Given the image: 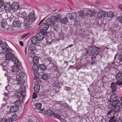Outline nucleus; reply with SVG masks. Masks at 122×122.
Segmentation results:
<instances>
[{
  "label": "nucleus",
  "mask_w": 122,
  "mask_h": 122,
  "mask_svg": "<svg viewBox=\"0 0 122 122\" xmlns=\"http://www.w3.org/2000/svg\"><path fill=\"white\" fill-rule=\"evenodd\" d=\"M19 13L24 17L26 16V15L29 13V15L26 17L25 20L26 21L30 23L34 22L35 20V14L34 11L32 9L21 8L20 9Z\"/></svg>",
  "instance_id": "f257e3e1"
},
{
  "label": "nucleus",
  "mask_w": 122,
  "mask_h": 122,
  "mask_svg": "<svg viewBox=\"0 0 122 122\" xmlns=\"http://www.w3.org/2000/svg\"><path fill=\"white\" fill-rule=\"evenodd\" d=\"M44 20V19L42 20L38 24V25H40V28L41 30L44 31H46L47 30L49 27H51L54 26V23H51L49 19L46 20V23H43Z\"/></svg>",
  "instance_id": "f03ea898"
},
{
  "label": "nucleus",
  "mask_w": 122,
  "mask_h": 122,
  "mask_svg": "<svg viewBox=\"0 0 122 122\" xmlns=\"http://www.w3.org/2000/svg\"><path fill=\"white\" fill-rule=\"evenodd\" d=\"M12 61L16 65L13 66L12 67V71L16 74L19 71H22L23 70V69L21 64L19 62L18 59L16 57H15L12 59Z\"/></svg>",
  "instance_id": "7ed1b4c3"
},
{
  "label": "nucleus",
  "mask_w": 122,
  "mask_h": 122,
  "mask_svg": "<svg viewBox=\"0 0 122 122\" xmlns=\"http://www.w3.org/2000/svg\"><path fill=\"white\" fill-rule=\"evenodd\" d=\"M117 97L115 93L112 94L111 95L110 100H108L109 102H111L112 105L114 106L117 104L119 102V100L117 99Z\"/></svg>",
  "instance_id": "20e7f679"
},
{
  "label": "nucleus",
  "mask_w": 122,
  "mask_h": 122,
  "mask_svg": "<svg viewBox=\"0 0 122 122\" xmlns=\"http://www.w3.org/2000/svg\"><path fill=\"white\" fill-rule=\"evenodd\" d=\"M61 15L59 14H57L55 16H53L50 17L48 19L50 22L52 23H54V26L55 24V22H58L61 19Z\"/></svg>",
  "instance_id": "39448f33"
},
{
  "label": "nucleus",
  "mask_w": 122,
  "mask_h": 122,
  "mask_svg": "<svg viewBox=\"0 0 122 122\" xmlns=\"http://www.w3.org/2000/svg\"><path fill=\"white\" fill-rule=\"evenodd\" d=\"M13 50L10 48L7 49L6 50V52L7 53L5 55V58L6 60L10 61L11 60L12 61V59L14 58L11 52Z\"/></svg>",
  "instance_id": "423d86ee"
},
{
  "label": "nucleus",
  "mask_w": 122,
  "mask_h": 122,
  "mask_svg": "<svg viewBox=\"0 0 122 122\" xmlns=\"http://www.w3.org/2000/svg\"><path fill=\"white\" fill-rule=\"evenodd\" d=\"M21 79L19 78V76L15 77V78L13 77H11L9 79V82L13 84H17L21 83Z\"/></svg>",
  "instance_id": "0eeeda50"
},
{
  "label": "nucleus",
  "mask_w": 122,
  "mask_h": 122,
  "mask_svg": "<svg viewBox=\"0 0 122 122\" xmlns=\"http://www.w3.org/2000/svg\"><path fill=\"white\" fill-rule=\"evenodd\" d=\"M86 11L87 12L85 14L88 17L93 18L95 17L96 15V12L88 9H87Z\"/></svg>",
  "instance_id": "6e6552de"
},
{
  "label": "nucleus",
  "mask_w": 122,
  "mask_h": 122,
  "mask_svg": "<svg viewBox=\"0 0 122 122\" xmlns=\"http://www.w3.org/2000/svg\"><path fill=\"white\" fill-rule=\"evenodd\" d=\"M106 12L102 9H99L97 15V18L99 19L103 18L105 17Z\"/></svg>",
  "instance_id": "1a4fd4ad"
},
{
  "label": "nucleus",
  "mask_w": 122,
  "mask_h": 122,
  "mask_svg": "<svg viewBox=\"0 0 122 122\" xmlns=\"http://www.w3.org/2000/svg\"><path fill=\"white\" fill-rule=\"evenodd\" d=\"M32 68L33 70L35 72L34 73L35 77L36 78H38L36 74H38L37 73V72H39V66L36 64H33L32 66Z\"/></svg>",
  "instance_id": "9d476101"
},
{
  "label": "nucleus",
  "mask_w": 122,
  "mask_h": 122,
  "mask_svg": "<svg viewBox=\"0 0 122 122\" xmlns=\"http://www.w3.org/2000/svg\"><path fill=\"white\" fill-rule=\"evenodd\" d=\"M19 109V107L17 105H15L11 106L9 110L10 112L11 113L16 112Z\"/></svg>",
  "instance_id": "9b49d317"
},
{
  "label": "nucleus",
  "mask_w": 122,
  "mask_h": 122,
  "mask_svg": "<svg viewBox=\"0 0 122 122\" xmlns=\"http://www.w3.org/2000/svg\"><path fill=\"white\" fill-rule=\"evenodd\" d=\"M114 106V108L112 109V114L113 115L115 114L117 112H118L120 109V106L119 105L112 106Z\"/></svg>",
  "instance_id": "f8f14e48"
},
{
  "label": "nucleus",
  "mask_w": 122,
  "mask_h": 122,
  "mask_svg": "<svg viewBox=\"0 0 122 122\" xmlns=\"http://www.w3.org/2000/svg\"><path fill=\"white\" fill-rule=\"evenodd\" d=\"M18 5L19 4L17 2H13L10 5L11 11L13 10H15L17 9L18 8Z\"/></svg>",
  "instance_id": "ddd939ff"
},
{
  "label": "nucleus",
  "mask_w": 122,
  "mask_h": 122,
  "mask_svg": "<svg viewBox=\"0 0 122 122\" xmlns=\"http://www.w3.org/2000/svg\"><path fill=\"white\" fill-rule=\"evenodd\" d=\"M46 69V66L44 64H40L39 66V72L38 73H41V71H45Z\"/></svg>",
  "instance_id": "4468645a"
},
{
  "label": "nucleus",
  "mask_w": 122,
  "mask_h": 122,
  "mask_svg": "<svg viewBox=\"0 0 122 122\" xmlns=\"http://www.w3.org/2000/svg\"><path fill=\"white\" fill-rule=\"evenodd\" d=\"M36 37L39 41L43 40L44 37V35L41 33H37L36 35Z\"/></svg>",
  "instance_id": "2eb2a0df"
},
{
  "label": "nucleus",
  "mask_w": 122,
  "mask_h": 122,
  "mask_svg": "<svg viewBox=\"0 0 122 122\" xmlns=\"http://www.w3.org/2000/svg\"><path fill=\"white\" fill-rule=\"evenodd\" d=\"M21 25L20 22L15 20V21L13 22L12 24L13 26L15 28H18L20 27Z\"/></svg>",
  "instance_id": "dca6fc26"
},
{
  "label": "nucleus",
  "mask_w": 122,
  "mask_h": 122,
  "mask_svg": "<svg viewBox=\"0 0 122 122\" xmlns=\"http://www.w3.org/2000/svg\"><path fill=\"white\" fill-rule=\"evenodd\" d=\"M116 78L118 81H120L122 79V73L119 72L116 75Z\"/></svg>",
  "instance_id": "f3484780"
},
{
  "label": "nucleus",
  "mask_w": 122,
  "mask_h": 122,
  "mask_svg": "<svg viewBox=\"0 0 122 122\" xmlns=\"http://www.w3.org/2000/svg\"><path fill=\"white\" fill-rule=\"evenodd\" d=\"M4 9L6 11H10L11 12L10 5L8 3H6L4 5Z\"/></svg>",
  "instance_id": "a211bd4d"
},
{
  "label": "nucleus",
  "mask_w": 122,
  "mask_h": 122,
  "mask_svg": "<svg viewBox=\"0 0 122 122\" xmlns=\"http://www.w3.org/2000/svg\"><path fill=\"white\" fill-rule=\"evenodd\" d=\"M35 106L36 107L35 108L36 111L37 112H39L40 110V109L41 107V104L39 103H36L35 104Z\"/></svg>",
  "instance_id": "6ab92c4d"
},
{
  "label": "nucleus",
  "mask_w": 122,
  "mask_h": 122,
  "mask_svg": "<svg viewBox=\"0 0 122 122\" xmlns=\"http://www.w3.org/2000/svg\"><path fill=\"white\" fill-rule=\"evenodd\" d=\"M39 41L36 36L33 37L31 39V42L32 44L35 45L37 44L38 43Z\"/></svg>",
  "instance_id": "aec40b11"
},
{
  "label": "nucleus",
  "mask_w": 122,
  "mask_h": 122,
  "mask_svg": "<svg viewBox=\"0 0 122 122\" xmlns=\"http://www.w3.org/2000/svg\"><path fill=\"white\" fill-rule=\"evenodd\" d=\"M26 76V73L23 70L19 72V75H17L16 76H19V78H23Z\"/></svg>",
  "instance_id": "412c9836"
},
{
  "label": "nucleus",
  "mask_w": 122,
  "mask_h": 122,
  "mask_svg": "<svg viewBox=\"0 0 122 122\" xmlns=\"http://www.w3.org/2000/svg\"><path fill=\"white\" fill-rule=\"evenodd\" d=\"M29 48L31 51L33 52L36 50V45L35 44H30L29 46Z\"/></svg>",
  "instance_id": "4be33fe9"
},
{
  "label": "nucleus",
  "mask_w": 122,
  "mask_h": 122,
  "mask_svg": "<svg viewBox=\"0 0 122 122\" xmlns=\"http://www.w3.org/2000/svg\"><path fill=\"white\" fill-rule=\"evenodd\" d=\"M117 84L114 82H112L111 84V87L112 89V92L114 93L116 91Z\"/></svg>",
  "instance_id": "5701e85b"
},
{
  "label": "nucleus",
  "mask_w": 122,
  "mask_h": 122,
  "mask_svg": "<svg viewBox=\"0 0 122 122\" xmlns=\"http://www.w3.org/2000/svg\"><path fill=\"white\" fill-rule=\"evenodd\" d=\"M53 114V112L51 110L46 111L45 112V115L47 116H50Z\"/></svg>",
  "instance_id": "b1692460"
},
{
  "label": "nucleus",
  "mask_w": 122,
  "mask_h": 122,
  "mask_svg": "<svg viewBox=\"0 0 122 122\" xmlns=\"http://www.w3.org/2000/svg\"><path fill=\"white\" fill-rule=\"evenodd\" d=\"M32 61L33 64H36L37 65L39 63V59L37 57L35 56L33 57L32 59Z\"/></svg>",
  "instance_id": "393cba45"
},
{
  "label": "nucleus",
  "mask_w": 122,
  "mask_h": 122,
  "mask_svg": "<svg viewBox=\"0 0 122 122\" xmlns=\"http://www.w3.org/2000/svg\"><path fill=\"white\" fill-rule=\"evenodd\" d=\"M113 14L112 11H110L108 12H106L105 17H110L111 18L113 16Z\"/></svg>",
  "instance_id": "a878e982"
},
{
  "label": "nucleus",
  "mask_w": 122,
  "mask_h": 122,
  "mask_svg": "<svg viewBox=\"0 0 122 122\" xmlns=\"http://www.w3.org/2000/svg\"><path fill=\"white\" fill-rule=\"evenodd\" d=\"M1 47L4 50H6L7 49H8L7 48V47H8L6 43L4 42L2 44H1Z\"/></svg>",
  "instance_id": "bb28decb"
},
{
  "label": "nucleus",
  "mask_w": 122,
  "mask_h": 122,
  "mask_svg": "<svg viewBox=\"0 0 122 122\" xmlns=\"http://www.w3.org/2000/svg\"><path fill=\"white\" fill-rule=\"evenodd\" d=\"M26 122H41L37 119H34L33 121L30 118L26 119Z\"/></svg>",
  "instance_id": "cd10ccee"
},
{
  "label": "nucleus",
  "mask_w": 122,
  "mask_h": 122,
  "mask_svg": "<svg viewBox=\"0 0 122 122\" xmlns=\"http://www.w3.org/2000/svg\"><path fill=\"white\" fill-rule=\"evenodd\" d=\"M40 87L37 85H35L34 87V91L36 92H38L40 90Z\"/></svg>",
  "instance_id": "c85d7f7f"
},
{
  "label": "nucleus",
  "mask_w": 122,
  "mask_h": 122,
  "mask_svg": "<svg viewBox=\"0 0 122 122\" xmlns=\"http://www.w3.org/2000/svg\"><path fill=\"white\" fill-rule=\"evenodd\" d=\"M25 86H21L20 88H19V91L20 92L24 93L25 91Z\"/></svg>",
  "instance_id": "c756f323"
},
{
  "label": "nucleus",
  "mask_w": 122,
  "mask_h": 122,
  "mask_svg": "<svg viewBox=\"0 0 122 122\" xmlns=\"http://www.w3.org/2000/svg\"><path fill=\"white\" fill-rule=\"evenodd\" d=\"M74 14L72 15L70 13L69 14L67 15V17L68 18L70 19H75L76 18V16H74L73 15Z\"/></svg>",
  "instance_id": "7c9ffc66"
},
{
  "label": "nucleus",
  "mask_w": 122,
  "mask_h": 122,
  "mask_svg": "<svg viewBox=\"0 0 122 122\" xmlns=\"http://www.w3.org/2000/svg\"><path fill=\"white\" fill-rule=\"evenodd\" d=\"M42 78L44 80H46L48 78V75L46 74H43L41 76Z\"/></svg>",
  "instance_id": "2f4dec72"
},
{
  "label": "nucleus",
  "mask_w": 122,
  "mask_h": 122,
  "mask_svg": "<svg viewBox=\"0 0 122 122\" xmlns=\"http://www.w3.org/2000/svg\"><path fill=\"white\" fill-rule=\"evenodd\" d=\"M5 89L9 92H11L12 90H11V87L9 85H7L5 87Z\"/></svg>",
  "instance_id": "473e14b6"
},
{
  "label": "nucleus",
  "mask_w": 122,
  "mask_h": 122,
  "mask_svg": "<svg viewBox=\"0 0 122 122\" xmlns=\"http://www.w3.org/2000/svg\"><path fill=\"white\" fill-rule=\"evenodd\" d=\"M63 24H66L68 22V21L66 17H64L61 20Z\"/></svg>",
  "instance_id": "72a5a7b5"
},
{
  "label": "nucleus",
  "mask_w": 122,
  "mask_h": 122,
  "mask_svg": "<svg viewBox=\"0 0 122 122\" xmlns=\"http://www.w3.org/2000/svg\"><path fill=\"white\" fill-rule=\"evenodd\" d=\"M91 49L92 50V52H97V49L99 48L96 47L95 46H93L91 47Z\"/></svg>",
  "instance_id": "f704fd0d"
},
{
  "label": "nucleus",
  "mask_w": 122,
  "mask_h": 122,
  "mask_svg": "<svg viewBox=\"0 0 122 122\" xmlns=\"http://www.w3.org/2000/svg\"><path fill=\"white\" fill-rule=\"evenodd\" d=\"M79 16L81 17H82L84 14V11L82 10H80L79 11Z\"/></svg>",
  "instance_id": "c9c22d12"
},
{
  "label": "nucleus",
  "mask_w": 122,
  "mask_h": 122,
  "mask_svg": "<svg viewBox=\"0 0 122 122\" xmlns=\"http://www.w3.org/2000/svg\"><path fill=\"white\" fill-rule=\"evenodd\" d=\"M23 26L24 28V29H26L27 28H29V25L25 23L23 24Z\"/></svg>",
  "instance_id": "e433bc0d"
},
{
  "label": "nucleus",
  "mask_w": 122,
  "mask_h": 122,
  "mask_svg": "<svg viewBox=\"0 0 122 122\" xmlns=\"http://www.w3.org/2000/svg\"><path fill=\"white\" fill-rule=\"evenodd\" d=\"M53 115L55 117L57 118L60 119L61 118V117L58 114L55 113H53Z\"/></svg>",
  "instance_id": "4c0bfd02"
},
{
  "label": "nucleus",
  "mask_w": 122,
  "mask_h": 122,
  "mask_svg": "<svg viewBox=\"0 0 122 122\" xmlns=\"http://www.w3.org/2000/svg\"><path fill=\"white\" fill-rule=\"evenodd\" d=\"M12 119L10 118H7L5 120V122H12Z\"/></svg>",
  "instance_id": "58836bf2"
},
{
  "label": "nucleus",
  "mask_w": 122,
  "mask_h": 122,
  "mask_svg": "<svg viewBox=\"0 0 122 122\" xmlns=\"http://www.w3.org/2000/svg\"><path fill=\"white\" fill-rule=\"evenodd\" d=\"M11 117L13 119L15 120L16 119V118L17 117V115L16 114H14L12 115Z\"/></svg>",
  "instance_id": "ea45409f"
},
{
  "label": "nucleus",
  "mask_w": 122,
  "mask_h": 122,
  "mask_svg": "<svg viewBox=\"0 0 122 122\" xmlns=\"http://www.w3.org/2000/svg\"><path fill=\"white\" fill-rule=\"evenodd\" d=\"M2 27L4 28H6V26H7L6 24H5L4 22H2L1 24Z\"/></svg>",
  "instance_id": "a19ab883"
},
{
  "label": "nucleus",
  "mask_w": 122,
  "mask_h": 122,
  "mask_svg": "<svg viewBox=\"0 0 122 122\" xmlns=\"http://www.w3.org/2000/svg\"><path fill=\"white\" fill-rule=\"evenodd\" d=\"M115 117L114 116H113L110 119L109 121V122H115V121L114 119Z\"/></svg>",
  "instance_id": "79ce46f5"
},
{
  "label": "nucleus",
  "mask_w": 122,
  "mask_h": 122,
  "mask_svg": "<svg viewBox=\"0 0 122 122\" xmlns=\"http://www.w3.org/2000/svg\"><path fill=\"white\" fill-rule=\"evenodd\" d=\"M22 95V93L20 92L17 93V97L18 98H20Z\"/></svg>",
  "instance_id": "37998d69"
},
{
  "label": "nucleus",
  "mask_w": 122,
  "mask_h": 122,
  "mask_svg": "<svg viewBox=\"0 0 122 122\" xmlns=\"http://www.w3.org/2000/svg\"><path fill=\"white\" fill-rule=\"evenodd\" d=\"M1 66H3V67L2 68V69L4 71H6V69L5 68L6 67V65H4L3 64V63H2V64L1 65Z\"/></svg>",
  "instance_id": "c03bdc74"
},
{
  "label": "nucleus",
  "mask_w": 122,
  "mask_h": 122,
  "mask_svg": "<svg viewBox=\"0 0 122 122\" xmlns=\"http://www.w3.org/2000/svg\"><path fill=\"white\" fill-rule=\"evenodd\" d=\"M4 2L3 1L0 0V8L1 7L4 5Z\"/></svg>",
  "instance_id": "a18cd8bd"
},
{
  "label": "nucleus",
  "mask_w": 122,
  "mask_h": 122,
  "mask_svg": "<svg viewBox=\"0 0 122 122\" xmlns=\"http://www.w3.org/2000/svg\"><path fill=\"white\" fill-rule=\"evenodd\" d=\"M118 58L120 61H122V54H120L119 55Z\"/></svg>",
  "instance_id": "49530a36"
},
{
  "label": "nucleus",
  "mask_w": 122,
  "mask_h": 122,
  "mask_svg": "<svg viewBox=\"0 0 122 122\" xmlns=\"http://www.w3.org/2000/svg\"><path fill=\"white\" fill-rule=\"evenodd\" d=\"M117 18L119 19L120 22L122 24V16H119L117 17Z\"/></svg>",
  "instance_id": "de8ad7c7"
},
{
  "label": "nucleus",
  "mask_w": 122,
  "mask_h": 122,
  "mask_svg": "<svg viewBox=\"0 0 122 122\" xmlns=\"http://www.w3.org/2000/svg\"><path fill=\"white\" fill-rule=\"evenodd\" d=\"M37 95L36 93H34L33 95V98L34 99H36V98L37 97Z\"/></svg>",
  "instance_id": "09e8293b"
},
{
  "label": "nucleus",
  "mask_w": 122,
  "mask_h": 122,
  "mask_svg": "<svg viewBox=\"0 0 122 122\" xmlns=\"http://www.w3.org/2000/svg\"><path fill=\"white\" fill-rule=\"evenodd\" d=\"M82 56V57L84 59H86L87 57V55L86 54H83Z\"/></svg>",
  "instance_id": "8fccbe9b"
},
{
  "label": "nucleus",
  "mask_w": 122,
  "mask_h": 122,
  "mask_svg": "<svg viewBox=\"0 0 122 122\" xmlns=\"http://www.w3.org/2000/svg\"><path fill=\"white\" fill-rule=\"evenodd\" d=\"M5 109H7L9 108V106L8 105V104L7 103H6V105L4 107Z\"/></svg>",
  "instance_id": "3c124183"
},
{
  "label": "nucleus",
  "mask_w": 122,
  "mask_h": 122,
  "mask_svg": "<svg viewBox=\"0 0 122 122\" xmlns=\"http://www.w3.org/2000/svg\"><path fill=\"white\" fill-rule=\"evenodd\" d=\"M29 33H27L25 35H23L21 36V38L22 39H24V38H25V37H26L28 35H29Z\"/></svg>",
  "instance_id": "603ef678"
},
{
  "label": "nucleus",
  "mask_w": 122,
  "mask_h": 122,
  "mask_svg": "<svg viewBox=\"0 0 122 122\" xmlns=\"http://www.w3.org/2000/svg\"><path fill=\"white\" fill-rule=\"evenodd\" d=\"M111 113H112V110H111V111L108 112L107 113V115H111Z\"/></svg>",
  "instance_id": "864d4df0"
},
{
  "label": "nucleus",
  "mask_w": 122,
  "mask_h": 122,
  "mask_svg": "<svg viewBox=\"0 0 122 122\" xmlns=\"http://www.w3.org/2000/svg\"><path fill=\"white\" fill-rule=\"evenodd\" d=\"M19 43H20V45L22 46H24V44H23V43L21 41H19Z\"/></svg>",
  "instance_id": "5fc2aeb1"
},
{
  "label": "nucleus",
  "mask_w": 122,
  "mask_h": 122,
  "mask_svg": "<svg viewBox=\"0 0 122 122\" xmlns=\"http://www.w3.org/2000/svg\"><path fill=\"white\" fill-rule=\"evenodd\" d=\"M20 103V101L19 100H17L15 101V103L16 104H18Z\"/></svg>",
  "instance_id": "6e6d98bb"
},
{
  "label": "nucleus",
  "mask_w": 122,
  "mask_h": 122,
  "mask_svg": "<svg viewBox=\"0 0 122 122\" xmlns=\"http://www.w3.org/2000/svg\"><path fill=\"white\" fill-rule=\"evenodd\" d=\"M4 96L6 97H8V94L7 93H5L4 94Z\"/></svg>",
  "instance_id": "4d7b16f0"
},
{
  "label": "nucleus",
  "mask_w": 122,
  "mask_h": 122,
  "mask_svg": "<svg viewBox=\"0 0 122 122\" xmlns=\"http://www.w3.org/2000/svg\"><path fill=\"white\" fill-rule=\"evenodd\" d=\"M119 6L121 9V11H122V5H120Z\"/></svg>",
  "instance_id": "13d9d810"
},
{
  "label": "nucleus",
  "mask_w": 122,
  "mask_h": 122,
  "mask_svg": "<svg viewBox=\"0 0 122 122\" xmlns=\"http://www.w3.org/2000/svg\"><path fill=\"white\" fill-rule=\"evenodd\" d=\"M6 105V103H3L1 105L2 106V107H5V105Z\"/></svg>",
  "instance_id": "bf43d9fd"
},
{
  "label": "nucleus",
  "mask_w": 122,
  "mask_h": 122,
  "mask_svg": "<svg viewBox=\"0 0 122 122\" xmlns=\"http://www.w3.org/2000/svg\"><path fill=\"white\" fill-rule=\"evenodd\" d=\"M73 46V44H71L70 45H69L67 47V48H68L69 47H71L72 46Z\"/></svg>",
  "instance_id": "052dcab7"
},
{
  "label": "nucleus",
  "mask_w": 122,
  "mask_h": 122,
  "mask_svg": "<svg viewBox=\"0 0 122 122\" xmlns=\"http://www.w3.org/2000/svg\"><path fill=\"white\" fill-rule=\"evenodd\" d=\"M5 76L6 77H7L8 76V74L7 73H5Z\"/></svg>",
  "instance_id": "680f3d73"
},
{
  "label": "nucleus",
  "mask_w": 122,
  "mask_h": 122,
  "mask_svg": "<svg viewBox=\"0 0 122 122\" xmlns=\"http://www.w3.org/2000/svg\"><path fill=\"white\" fill-rule=\"evenodd\" d=\"M117 122H122V120L120 119H119L118 120Z\"/></svg>",
  "instance_id": "e2e57ef3"
},
{
  "label": "nucleus",
  "mask_w": 122,
  "mask_h": 122,
  "mask_svg": "<svg viewBox=\"0 0 122 122\" xmlns=\"http://www.w3.org/2000/svg\"><path fill=\"white\" fill-rule=\"evenodd\" d=\"M73 67L74 66H70V68L73 69Z\"/></svg>",
  "instance_id": "0e129e2a"
},
{
  "label": "nucleus",
  "mask_w": 122,
  "mask_h": 122,
  "mask_svg": "<svg viewBox=\"0 0 122 122\" xmlns=\"http://www.w3.org/2000/svg\"><path fill=\"white\" fill-rule=\"evenodd\" d=\"M96 4L98 5L99 4V2L98 1H96Z\"/></svg>",
  "instance_id": "69168bd1"
},
{
  "label": "nucleus",
  "mask_w": 122,
  "mask_h": 122,
  "mask_svg": "<svg viewBox=\"0 0 122 122\" xmlns=\"http://www.w3.org/2000/svg\"><path fill=\"white\" fill-rule=\"evenodd\" d=\"M119 84L120 85H122V82H120L119 83Z\"/></svg>",
  "instance_id": "338daca9"
},
{
  "label": "nucleus",
  "mask_w": 122,
  "mask_h": 122,
  "mask_svg": "<svg viewBox=\"0 0 122 122\" xmlns=\"http://www.w3.org/2000/svg\"><path fill=\"white\" fill-rule=\"evenodd\" d=\"M120 100L121 101H122V96H121V97H120Z\"/></svg>",
  "instance_id": "774afa93"
}]
</instances>
